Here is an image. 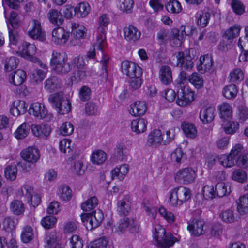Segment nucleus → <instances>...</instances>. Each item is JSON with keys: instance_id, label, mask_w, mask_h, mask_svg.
I'll use <instances>...</instances> for the list:
<instances>
[{"instance_id": "c03bdc74", "label": "nucleus", "mask_w": 248, "mask_h": 248, "mask_svg": "<svg viewBox=\"0 0 248 248\" xmlns=\"http://www.w3.org/2000/svg\"><path fill=\"white\" fill-rule=\"evenodd\" d=\"M33 236V229L30 226H25L22 230L21 238L23 242L27 243L32 240Z\"/></svg>"}, {"instance_id": "bf43d9fd", "label": "nucleus", "mask_w": 248, "mask_h": 248, "mask_svg": "<svg viewBox=\"0 0 248 248\" xmlns=\"http://www.w3.org/2000/svg\"><path fill=\"white\" fill-rule=\"evenodd\" d=\"M202 194L204 198L208 200H212L217 196L215 187L213 186H204L202 188Z\"/></svg>"}, {"instance_id": "6e6d98bb", "label": "nucleus", "mask_w": 248, "mask_h": 248, "mask_svg": "<svg viewBox=\"0 0 248 248\" xmlns=\"http://www.w3.org/2000/svg\"><path fill=\"white\" fill-rule=\"evenodd\" d=\"M166 8L169 12L179 13L182 11V7L179 1H169L166 4Z\"/></svg>"}, {"instance_id": "dca6fc26", "label": "nucleus", "mask_w": 248, "mask_h": 248, "mask_svg": "<svg viewBox=\"0 0 248 248\" xmlns=\"http://www.w3.org/2000/svg\"><path fill=\"white\" fill-rule=\"evenodd\" d=\"M90 220L86 223V228L89 230H92L98 227L104 219L103 213L99 210L97 212H93Z\"/></svg>"}, {"instance_id": "8fccbe9b", "label": "nucleus", "mask_w": 248, "mask_h": 248, "mask_svg": "<svg viewBox=\"0 0 248 248\" xmlns=\"http://www.w3.org/2000/svg\"><path fill=\"white\" fill-rule=\"evenodd\" d=\"M10 208L13 212L17 215L22 214L25 210L24 204L19 200L13 201L10 205Z\"/></svg>"}, {"instance_id": "39448f33", "label": "nucleus", "mask_w": 248, "mask_h": 248, "mask_svg": "<svg viewBox=\"0 0 248 248\" xmlns=\"http://www.w3.org/2000/svg\"><path fill=\"white\" fill-rule=\"evenodd\" d=\"M171 63L174 65L185 69H191L193 67V62L190 56H185L183 52L173 54L171 57Z\"/></svg>"}, {"instance_id": "ea45409f", "label": "nucleus", "mask_w": 248, "mask_h": 248, "mask_svg": "<svg viewBox=\"0 0 248 248\" xmlns=\"http://www.w3.org/2000/svg\"><path fill=\"white\" fill-rule=\"evenodd\" d=\"M128 226L135 227V220L133 218L124 217L120 221L117 231L122 233Z\"/></svg>"}, {"instance_id": "79ce46f5", "label": "nucleus", "mask_w": 248, "mask_h": 248, "mask_svg": "<svg viewBox=\"0 0 248 248\" xmlns=\"http://www.w3.org/2000/svg\"><path fill=\"white\" fill-rule=\"evenodd\" d=\"M211 14L209 12L197 13L196 16V22L198 25L205 27L208 23Z\"/></svg>"}, {"instance_id": "2f4dec72", "label": "nucleus", "mask_w": 248, "mask_h": 248, "mask_svg": "<svg viewBox=\"0 0 248 248\" xmlns=\"http://www.w3.org/2000/svg\"><path fill=\"white\" fill-rule=\"evenodd\" d=\"M239 123L235 121H223L222 124L225 132L227 134H233L239 129Z\"/></svg>"}, {"instance_id": "c756f323", "label": "nucleus", "mask_w": 248, "mask_h": 248, "mask_svg": "<svg viewBox=\"0 0 248 248\" xmlns=\"http://www.w3.org/2000/svg\"><path fill=\"white\" fill-rule=\"evenodd\" d=\"M237 203V211L240 214L248 213V194L240 197Z\"/></svg>"}, {"instance_id": "09e8293b", "label": "nucleus", "mask_w": 248, "mask_h": 248, "mask_svg": "<svg viewBox=\"0 0 248 248\" xmlns=\"http://www.w3.org/2000/svg\"><path fill=\"white\" fill-rule=\"evenodd\" d=\"M17 172V169L15 164L8 166L4 170L5 177L10 181H13L16 179Z\"/></svg>"}, {"instance_id": "69168bd1", "label": "nucleus", "mask_w": 248, "mask_h": 248, "mask_svg": "<svg viewBox=\"0 0 248 248\" xmlns=\"http://www.w3.org/2000/svg\"><path fill=\"white\" fill-rule=\"evenodd\" d=\"M74 131V126L70 123L66 122L62 124L60 128V131L61 134L64 136L71 135Z\"/></svg>"}, {"instance_id": "1a4fd4ad", "label": "nucleus", "mask_w": 248, "mask_h": 248, "mask_svg": "<svg viewBox=\"0 0 248 248\" xmlns=\"http://www.w3.org/2000/svg\"><path fill=\"white\" fill-rule=\"evenodd\" d=\"M22 54L26 58L30 59L33 62H38L40 66L44 69L47 68V66L45 64H43L41 61L33 57L36 51V47L34 44L24 42L22 44Z\"/></svg>"}, {"instance_id": "7c9ffc66", "label": "nucleus", "mask_w": 248, "mask_h": 248, "mask_svg": "<svg viewBox=\"0 0 248 248\" xmlns=\"http://www.w3.org/2000/svg\"><path fill=\"white\" fill-rule=\"evenodd\" d=\"M91 10L89 3L86 1L79 3L74 9L78 16L84 17L89 13Z\"/></svg>"}, {"instance_id": "c85d7f7f", "label": "nucleus", "mask_w": 248, "mask_h": 248, "mask_svg": "<svg viewBox=\"0 0 248 248\" xmlns=\"http://www.w3.org/2000/svg\"><path fill=\"white\" fill-rule=\"evenodd\" d=\"M128 171V166L123 164L120 167H116L111 170V177L112 179L115 178L119 180H122Z\"/></svg>"}, {"instance_id": "473e14b6", "label": "nucleus", "mask_w": 248, "mask_h": 248, "mask_svg": "<svg viewBox=\"0 0 248 248\" xmlns=\"http://www.w3.org/2000/svg\"><path fill=\"white\" fill-rule=\"evenodd\" d=\"M181 127L187 137L190 138L196 137L197 131L195 126L193 124L185 122L182 124Z\"/></svg>"}, {"instance_id": "338daca9", "label": "nucleus", "mask_w": 248, "mask_h": 248, "mask_svg": "<svg viewBox=\"0 0 248 248\" xmlns=\"http://www.w3.org/2000/svg\"><path fill=\"white\" fill-rule=\"evenodd\" d=\"M71 248H82L83 246L82 239L78 235H73L69 239Z\"/></svg>"}, {"instance_id": "9d476101", "label": "nucleus", "mask_w": 248, "mask_h": 248, "mask_svg": "<svg viewBox=\"0 0 248 248\" xmlns=\"http://www.w3.org/2000/svg\"><path fill=\"white\" fill-rule=\"evenodd\" d=\"M29 111L30 113L41 119H45L47 121H49L52 118L50 113H48L47 111L45 109L44 106H42L41 103L35 102L32 103L30 107Z\"/></svg>"}, {"instance_id": "e2e57ef3", "label": "nucleus", "mask_w": 248, "mask_h": 248, "mask_svg": "<svg viewBox=\"0 0 248 248\" xmlns=\"http://www.w3.org/2000/svg\"><path fill=\"white\" fill-rule=\"evenodd\" d=\"M59 193L61 198L64 201H68L71 198L72 191L68 186H61L59 189Z\"/></svg>"}, {"instance_id": "0eeeda50", "label": "nucleus", "mask_w": 248, "mask_h": 248, "mask_svg": "<svg viewBox=\"0 0 248 248\" xmlns=\"http://www.w3.org/2000/svg\"><path fill=\"white\" fill-rule=\"evenodd\" d=\"M121 69L122 72L130 78L141 77L142 74V69L138 64L128 61L122 62Z\"/></svg>"}, {"instance_id": "f8f14e48", "label": "nucleus", "mask_w": 248, "mask_h": 248, "mask_svg": "<svg viewBox=\"0 0 248 248\" xmlns=\"http://www.w3.org/2000/svg\"><path fill=\"white\" fill-rule=\"evenodd\" d=\"M28 34L33 39H37L41 41L45 40V33L42 30L40 22L37 19L32 20V27L28 31Z\"/></svg>"}, {"instance_id": "b1692460", "label": "nucleus", "mask_w": 248, "mask_h": 248, "mask_svg": "<svg viewBox=\"0 0 248 248\" xmlns=\"http://www.w3.org/2000/svg\"><path fill=\"white\" fill-rule=\"evenodd\" d=\"M159 78L162 83L165 85L170 84L172 82V72L170 67L163 66L160 68L159 70Z\"/></svg>"}, {"instance_id": "4c0bfd02", "label": "nucleus", "mask_w": 248, "mask_h": 248, "mask_svg": "<svg viewBox=\"0 0 248 248\" xmlns=\"http://www.w3.org/2000/svg\"><path fill=\"white\" fill-rule=\"evenodd\" d=\"M220 113L223 121L228 120L231 117L232 112L230 105L227 103L222 104L219 107Z\"/></svg>"}, {"instance_id": "13d9d810", "label": "nucleus", "mask_w": 248, "mask_h": 248, "mask_svg": "<svg viewBox=\"0 0 248 248\" xmlns=\"http://www.w3.org/2000/svg\"><path fill=\"white\" fill-rule=\"evenodd\" d=\"M218 160L222 165L226 167H232L234 165L235 159L230 154L221 155L218 157Z\"/></svg>"}, {"instance_id": "de8ad7c7", "label": "nucleus", "mask_w": 248, "mask_h": 248, "mask_svg": "<svg viewBox=\"0 0 248 248\" xmlns=\"http://www.w3.org/2000/svg\"><path fill=\"white\" fill-rule=\"evenodd\" d=\"M189 81L197 89L201 88L203 85V80L202 76L197 73H193L188 78Z\"/></svg>"}, {"instance_id": "7ed1b4c3", "label": "nucleus", "mask_w": 248, "mask_h": 248, "mask_svg": "<svg viewBox=\"0 0 248 248\" xmlns=\"http://www.w3.org/2000/svg\"><path fill=\"white\" fill-rule=\"evenodd\" d=\"M154 237L161 248H169L175 242V238L171 234H166L165 230L159 225L155 227Z\"/></svg>"}, {"instance_id": "72a5a7b5", "label": "nucleus", "mask_w": 248, "mask_h": 248, "mask_svg": "<svg viewBox=\"0 0 248 248\" xmlns=\"http://www.w3.org/2000/svg\"><path fill=\"white\" fill-rule=\"evenodd\" d=\"M30 130V124L27 123H23L15 132V137L17 139H23L28 136Z\"/></svg>"}, {"instance_id": "bb28decb", "label": "nucleus", "mask_w": 248, "mask_h": 248, "mask_svg": "<svg viewBox=\"0 0 248 248\" xmlns=\"http://www.w3.org/2000/svg\"><path fill=\"white\" fill-rule=\"evenodd\" d=\"M213 64V61L211 56L208 55L201 57L200 63L197 66L199 71L205 72L210 69Z\"/></svg>"}, {"instance_id": "e433bc0d", "label": "nucleus", "mask_w": 248, "mask_h": 248, "mask_svg": "<svg viewBox=\"0 0 248 248\" xmlns=\"http://www.w3.org/2000/svg\"><path fill=\"white\" fill-rule=\"evenodd\" d=\"M58 237L55 232H51L46 234L44 240V246L45 248H51L57 243Z\"/></svg>"}, {"instance_id": "f03ea898", "label": "nucleus", "mask_w": 248, "mask_h": 248, "mask_svg": "<svg viewBox=\"0 0 248 248\" xmlns=\"http://www.w3.org/2000/svg\"><path fill=\"white\" fill-rule=\"evenodd\" d=\"M191 196L190 189L182 186L175 187L170 192L169 203L172 206H180L189 200Z\"/></svg>"}, {"instance_id": "58836bf2", "label": "nucleus", "mask_w": 248, "mask_h": 248, "mask_svg": "<svg viewBox=\"0 0 248 248\" xmlns=\"http://www.w3.org/2000/svg\"><path fill=\"white\" fill-rule=\"evenodd\" d=\"M237 92L236 86L234 84H230L225 86L222 91L224 96L229 99L235 98Z\"/></svg>"}, {"instance_id": "37998d69", "label": "nucleus", "mask_w": 248, "mask_h": 248, "mask_svg": "<svg viewBox=\"0 0 248 248\" xmlns=\"http://www.w3.org/2000/svg\"><path fill=\"white\" fill-rule=\"evenodd\" d=\"M64 100L63 93L62 92H58L51 94L48 101L52 104V106L56 108Z\"/></svg>"}, {"instance_id": "680f3d73", "label": "nucleus", "mask_w": 248, "mask_h": 248, "mask_svg": "<svg viewBox=\"0 0 248 248\" xmlns=\"http://www.w3.org/2000/svg\"><path fill=\"white\" fill-rule=\"evenodd\" d=\"M105 31L103 32H98V35L97 36V40L94 44V46L97 48V50L102 52L103 48L106 45Z\"/></svg>"}, {"instance_id": "f704fd0d", "label": "nucleus", "mask_w": 248, "mask_h": 248, "mask_svg": "<svg viewBox=\"0 0 248 248\" xmlns=\"http://www.w3.org/2000/svg\"><path fill=\"white\" fill-rule=\"evenodd\" d=\"M106 159V154L102 150H97L92 153L91 159L93 164L100 165L103 163Z\"/></svg>"}, {"instance_id": "c9c22d12", "label": "nucleus", "mask_w": 248, "mask_h": 248, "mask_svg": "<svg viewBox=\"0 0 248 248\" xmlns=\"http://www.w3.org/2000/svg\"><path fill=\"white\" fill-rule=\"evenodd\" d=\"M48 17L53 24L61 25L63 22L61 13L56 10H51L48 13Z\"/></svg>"}, {"instance_id": "f3484780", "label": "nucleus", "mask_w": 248, "mask_h": 248, "mask_svg": "<svg viewBox=\"0 0 248 248\" xmlns=\"http://www.w3.org/2000/svg\"><path fill=\"white\" fill-rule=\"evenodd\" d=\"M31 128L33 135L41 138L47 137L51 131V129L49 125L43 124H32Z\"/></svg>"}, {"instance_id": "4d7b16f0", "label": "nucleus", "mask_w": 248, "mask_h": 248, "mask_svg": "<svg viewBox=\"0 0 248 248\" xmlns=\"http://www.w3.org/2000/svg\"><path fill=\"white\" fill-rule=\"evenodd\" d=\"M220 217L226 223H232L235 220L233 211L232 210H226L220 214Z\"/></svg>"}, {"instance_id": "cd10ccee", "label": "nucleus", "mask_w": 248, "mask_h": 248, "mask_svg": "<svg viewBox=\"0 0 248 248\" xmlns=\"http://www.w3.org/2000/svg\"><path fill=\"white\" fill-rule=\"evenodd\" d=\"M85 31V28L82 26L76 24L72 25V35L74 37L76 38L75 42H74V40L71 41L72 43L74 45L79 44V42L78 40L84 37V36L86 33Z\"/></svg>"}, {"instance_id": "f257e3e1", "label": "nucleus", "mask_w": 248, "mask_h": 248, "mask_svg": "<svg viewBox=\"0 0 248 248\" xmlns=\"http://www.w3.org/2000/svg\"><path fill=\"white\" fill-rule=\"evenodd\" d=\"M68 57L62 51L54 50L52 53L50 65L54 73L60 76H64L69 73L72 70V66L77 69L85 68L86 63L83 56H78L74 58L70 63H67Z\"/></svg>"}, {"instance_id": "2eb2a0df", "label": "nucleus", "mask_w": 248, "mask_h": 248, "mask_svg": "<svg viewBox=\"0 0 248 248\" xmlns=\"http://www.w3.org/2000/svg\"><path fill=\"white\" fill-rule=\"evenodd\" d=\"M187 228L195 236L203 235L206 232L204 223L201 220L193 219L191 223L188 225Z\"/></svg>"}, {"instance_id": "a18cd8bd", "label": "nucleus", "mask_w": 248, "mask_h": 248, "mask_svg": "<svg viewBox=\"0 0 248 248\" xmlns=\"http://www.w3.org/2000/svg\"><path fill=\"white\" fill-rule=\"evenodd\" d=\"M216 194L217 196L223 197L228 195L230 193V188H227L226 185L222 182L218 183L215 186Z\"/></svg>"}, {"instance_id": "20e7f679", "label": "nucleus", "mask_w": 248, "mask_h": 248, "mask_svg": "<svg viewBox=\"0 0 248 248\" xmlns=\"http://www.w3.org/2000/svg\"><path fill=\"white\" fill-rule=\"evenodd\" d=\"M21 156L26 161V163L25 164L24 163L23 164L25 167L22 165V163H20V165L23 168L25 171H28L31 169V166L30 165H29L27 167V164H33L37 162L40 156V152L35 147H29L22 151ZM19 165L20 164H18V165Z\"/></svg>"}, {"instance_id": "a211bd4d", "label": "nucleus", "mask_w": 248, "mask_h": 248, "mask_svg": "<svg viewBox=\"0 0 248 248\" xmlns=\"http://www.w3.org/2000/svg\"><path fill=\"white\" fill-rule=\"evenodd\" d=\"M238 46L242 51L239 55V61L240 62L248 61V34L239 38Z\"/></svg>"}, {"instance_id": "49530a36", "label": "nucleus", "mask_w": 248, "mask_h": 248, "mask_svg": "<svg viewBox=\"0 0 248 248\" xmlns=\"http://www.w3.org/2000/svg\"><path fill=\"white\" fill-rule=\"evenodd\" d=\"M232 178L239 183H244L247 179V174L246 172L241 169H237L234 170L231 175Z\"/></svg>"}, {"instance_id": "052dcab7", "label": "nucleus", "mask_w": 248, "mask_h": 248, "mask_svg": "<svg viewBox=\"0 0 248 248\" xmlns=\"http://www.w3.org/2000/svg\"><path fill=\"white\" fill-rule=\"evenodd\" d=\"M244 78V74L241 69L235 68L230 74V81L236 82L241 81Z\"/></svg>"}, {"instance_id": "ddd939ff", "label": "nucleus", "mask_w": 248, "mask_h": 248, "mask_svg": "<svg viewBox=\"0 0 248 248\" xmlns=\"http://www.w3.org/2000/svg\"><path fill=\"white\" fill-rule=\"evenodd\" d=\"M123 31L124 38L130 42L133 43L137 41L141 36L140 31L133 25L125 27Z\"/></svg>"}, {"instance_id": "412c9836", "label": "nucleus", "mask_w": 248, "mask_h": 248, "mask_svg": "<svg viewBox=\"0 0 248 248\" xmlns=\"http://www.w3.org/2000/svg\"><path fill=\"white\" fill-rule=\"evenodd\" d=\"M147 142L149 146L157 147L162 144V134L161 130L155 129L151 132L148 137Z\"/></svg>"}, {"instance_id": "603ef678", "label": "nucleus", "mask_w": 248, "mask_h": 248, "mask_svg": "<svg viewBox=\"0 0 248 248\" xmlns=\"http://www.w3.org/2000/svg\"><path fill=\"white\" fill-rule=\"evenodd\" d=\"M97 205L98 200L97 198L93 196L82 204L81 208L85 211H90L95 208Z\"/></svg>"}, {"instance_id": "3c124183", "label": "nucleus", "mask_w": 248, "mask_h": 248, "mask_svg": "<svg viewBox=\"0 0 248 248\" xmlns=\"http://www.w3.org/2000/svg\"><path fill=\"white\" fill-rule=\"evenodd\" d=\"M240 31V27L234 26L231 27L227 30L224 33L223 36L227 39H232L239 35Z\"/></svg>"}, {"instance_id": "6e6552de", "label": "nucleus", "mask_w": 248, "mask_h": 248, "mask_svg": "<svg viewBox=\"0 0 248 248\" xmlns=\"http://www.w3.org/2000/svg\"><path fill=\"white\" fill-rule=\"evenodd\" d=\"M177 103L180 106L186 107L194 100L193 93L181 86V84L180 89L177 91Z\"/></svg>"}, {"instance_id": "0e129e2a", "label": "nucleus", "mask_w": 248, "mask_h": 248, "mask_svg": "<svg viewBox=\"0 0 248 248\" xmlns=\"http://www.w3.org/2000/svg\"><path fill=\"white\" fill-rule=\"evenodd\" d=\"M107 245V239L105 237H101L91 242L89 248H106Z\"/></svg>"}, {"instance_id": "6ab92c4d", "label": "nucleus", "mask_w": 248, "mask_h": 248, "mask_svg": "<svg viewBox=\"0 0 248 248\" xmlns=\"http://www.w3.org/2000/svg\"><path fill=\"white\" fill-rule=\"evenodd\" d=\"M26 78V72L22 70L18 69L9 75V81L15 86H19L23 84Z\"/></svg>"}, {"instance_id": "5701e85b", "label": "nucleus", "mask_w": 248, "mask_h": 248, "mask_svg": "<svg viewBox=\"0 0 248 248\" xmlns=\"http://www.w3.org/2000/svg\"><path fill=\"white\" fill-rule=\"evenodd\" d=\"M117 207L120 215L124 216L128 215L131 209V202L129 196H125L123 199L119 201Z\"/></svg>"}, {"instance_id": "423d86ee", "label": "nucleus", "mask_w": 248, "mask_h": 248, "mask_svg": "<svg viewBox=\"0 0 248 248\" xmlns=\"http://www.w3.org/2000/svg\"><path fill=\"white\" fill-rule=\"evenodd\" d=\"M196 177V172L190 168H186L178 170L175 176L176 182L183 184L193 183Z\"/></svg>"}, {"instance_id": "393cba45", "label": "nucleus", "mask_w": 248, "mask_h": 248, "mask_svg": "<svg viewBox=\"0 0 248 248\" xmlns=\"http://www.w3.org/2000/svg\"><path fill=\"white\" fill-rule=\"evenodd\" d=\"M147 105L143 101H137L131 105L130 113L133 116L143 115L147 110Z\"/></svg>"}, {"instance_id": "4be33fe9", "label": "nucleus", "mask_w": 248, "mask_h": 248, "mask_svg": "<svg viewBox=\"0 0 248 248\" xmlns=\"http://www.w3.org/2000/svg\"><path fill=\"white\" fill-rule=\"evenodd\" d=\"M215 108L211 106L203 108L200 113V119L204 124L212 122L215 117Z\"/></svg>"}, {"instance_id": "a878e982", "label": "nucleus", "mask_w": 248, "mask_h": 248, "mask_svg": "<svg viewBox=\"0 0 248 248\" xmlns=\"http://www.w3.org/2000/svg\"><path fill=\"white\" fill-rule=\"evenodd\" d=\"M147 122L144 119H136L132 121L131 126L132 130L136 134L144 132L147 127Z\"/></svg>"}, {"instance_id": "774afa93", "label": "nucleus", "mask_w": 248, "mask_h": 248, "mask_svg": "<svg viewBox=\"0 0 248 248\" xmlns=\"http://www.w3.org/2000/svg\"><path fill=\"white\" fill-rule=\"evenodd\" d=\"M238 166L244 169L248 168V154L243 153L239 155L236 161Z\"/></svg>"}, {"instance_id": "4468645a", "label": "nucleus", "mask_w": 248, "mask_h": 248, "mask_svg": "<svg viewBox=\"0 0 248 248\" xmlns=\"http://www.w3.org/2000/svg\"><path fill=\"white\" fill-rule=\"evenodd\" d=\"M62 85V81L60 78L56 76H52L46 80L44 88L47 92L53 93L61 89Z\"/></svg>"}, {"instance_id": "864d4df0", "label": "nucleus", "mask_w": 248, "mask_h": 248, "mask_svg": "<svg viewBox=\"0 0 248 248\" xmlns=\"http://www.w3.org/2000/svg\"><path fill=\"white\" fill-rule=\"evenodd\" d=\"M98 27L97 32L105 31L104 27H107L109 23V18L107 14H102L99 17L97 21Z\"/></svg>"}, {"instance_id": "9b49d317", "label": "nucleus", "mask_w": 248, "mask_h": 248, "mask_svg": "<svg viewBox=\"0 0 248 248\" xmlns=\"http://www.w3.org/2000/svg\"><path fill=\"white\" fill-rule=\"evenodd\" d=\"M69 37V32L62 27L55 28L52 32V41L57 45H62L65 44Z\"/></svg>"}, {"instance_id": "a19ab883", "label": "nucleus", "mask_w": 248, "mask_h": 248, "mask_svg": "<svg viewBox=\"0 0 248 248\" xmlns=\"http://www.w3.org/2000/svg\"><path fill=\"white\" fill-rule=\"evenodd\" d=\"M18 59L15 57L7 58L4 62V69L6 72H11L16 68L18 64Z\"/></svg>"}, {"instance_id": "5fc2aeb1", "label": "nucleus", "mask_w": 248, "mask_h": 248, "mask_svg": "<svg viewBox=\"0 0 248 248\" xmlns=\"http://www.w3.org/2000/svg\"><path fill=\"white\" fill-rule=\"evenodd\" d=\"M71 109V102L68 99H64L60 104L56 110L58 113L61 114H65L69 113Z\"/></svg>"}, {"instance_id": "aec40b11", "label": "nucleus", "mask_w": 248, "mask_h": 248, "mask_svg": "<svg viewBox=\"0 0 248 248\" xmlns=\"http://www.w3.org/2000/svg\"><path fill=\"white\" fill-rule=\"evenodd\" d=\"M181 28V33H180V31L177 29L172 30V37L170 40V44L172 46H180L183 43L184 35H189L185 31V27H182Z\"/></svg>"}]
</instances>
